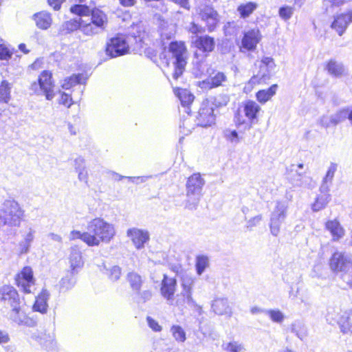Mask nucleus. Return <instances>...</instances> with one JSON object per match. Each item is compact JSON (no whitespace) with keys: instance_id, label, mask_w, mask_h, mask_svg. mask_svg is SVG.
I'll use <instances>...</instances> for the list:
<instances>
[{"instance_id":"338daca9","label":"nucleus","mask_w":352,"mask_h":352,"mask_svg":"<svg viewBox=\"0 0 352 352\" xmlns=\"http://www.w3.org/2000/svg\"><path fill=\"white\" fill-rule=\"evenodd\" d=\"M64 1L65 0H47L49 5L52 6L54 10H58Z\"/></svg>"},{"instance_id":"6e6d98bb","label":"nucleus","mask_w":352,"mask_h":352,"mask_svg":"<svg viewBox=\"0 0 352 352\" xmlns=\"http://www.w3.org/2000/svg\"><path fill=\"white\" fill-rule=\"evenodd\" d=\"M338 165L336 163L331 162L329 167L326 173L325 176L323 179L329 181L330 183L332 182L333 178L334 177L335 173L337 170Z\"/></svg>"},{"instance_id":"c9c22d12","label":"nucleus","mask_w":352,"mask_h":352,"mask_svg":"<svg viewBox=\"0 0 352 352\" xmlns=\"http://www.w3.org/2000/svg\"><path fill=\"white\" fill-rule=\"evenodd\" d=\"M209 258L204 254L197 255L195 258V270L197 275L201 276L209 267Z\"/></svg>"},{"instance_id":"49530a36","label":"nucleus","mask_w":352,"mask_h":352,"mask_svg":"<svg viewBox=\"0 0 352 352\" xmlns=\"http://www.w3.org/2000/svg\"><path fill=\"white\" fill-rule=\"evenodd\" d=\"M229 101L230 97L228 94H219L210 100L214 109L226 106Z\"/></svg>"},{"instance_id":"e2e57ef3","label":"nucleus","mask_w":352,"mask_h":352,"mask_svg":"<svg viewBox=\"0 0 352 352\" xmlns=\"http://www.w3.org/2000/svg\"><path fill=\"white\" fill-rule=\"evenodd\" d=\"M261 220V214H258L257 216L252 217L247 222V228L249 229H252L253 227L257 226Z\"/></svg>"},{"instance_id":"680f3d73","label":"nucleus","mask_w":352,"mask_h":352,"mask_svg":"<svg viewBox=\"0 0 352 352\" xmlns=\"http://www.w3.org/2000/svg\"><path fill=\"white\" fill-rule=\"evenodd\" d=\"M151 175L148 176H139V177H126V179H127L129 181L139 184L140 183L145 182L148 179L151 178Z\"/></svg>"},{"instance_id":"6e6552de","label":"nucleus","mask_w":352,"mask_h":352,"mask_svg":"<svg viewBox=\"0 0 352 352\" xmlns=\"http://www.w3.org/2000/svg\"><path fill=\"white\" fill-rule=\"evenodd\" d=\"M191 42L193 47L196 48L194 52V57L199 62H204L210 54L212 52L216 46V41L213 36L208 34H204L200 36H196Z\"/></svg>"},{"instance_id":"a211bd4d","label":"nucleus","mask_w":352,"mask_h":352,"mask_svg":"<svg viewBox=\"0 0 352 352\" xmlns=\"http://www.w3.org/2000/svg\"><path fill=\"white\" fill-rule=\"evenodd\" d=\"M243 107L244 114L248 119V123L246 124L245 129L249 130L257 122L261 107L255 101L248 100L244 102Z\"/></svg>"},{"instance_id":"0eeeda50","label":"nucleus","mask_w":352,"mask_h":352,"mask_svg":"<svg viewBox=\"0 0 352 352\" xmlns=\"http://www.w3.org/2000/svg\"><path fill=\"white\" fill-rule=\"evenodd\" d=\"M87 20L84 19L82 32L86 36H93L102 33L106 28L108 18L107 14L99 8H92Z\"/></svg>"},{"instance_id":"8fccbe9b","label":"nucleus","mask_w":352,"mask_h":352,"mask_svg":"<svg viewBox=\"0 0 352 352\" xmlns=\"http://www.w3.org/2000/svg\"><path fill=\"white\" fill-rule=\"evenodd\" d=\"M223 137L229 142L238 144L240 142L239 133L234 129H226L223 131Z\"/></svg>"},{"instance_id":"a878e982","label":"nucleus","mask_w":352,"mask_h":352,"mask_svg":"<svg viewBox=\"0 0 352 352\" xmlns=\"http://www.w3.org/2000/svg\"><path fill=\"white\" fill-rule=\"evenodd\" d=\"M325 68L328 73L335 78H340L345 74V67L343 64L333 59L327 62Z\"/></svg>"},{"instance_id":"2f4dec72","label":"nucleus","mask_w":352,"mask_h":352,"mask_svg":"<svg viewBox=\"0 0 352 352\" xmlns=\"http://www.w3.org/2000/svg\"><path fill=\"white\" fill-rule=\"evenodd\" d=\"M278 89L277 84H273L266 89H261L257 91L256 97L257 100L262 104L270 100L276 93Z\"/></svg>"},{"instance_id":"7ed1b4c3","label":"nucleus","mask_w":352,"mask_h":352,"mask_svg":"<svg viewBox=\"0 0 352 352\" xmlns=\"http://www.w3.org/2000/svg\"><path fill=\"white\" fill-rule=\"evenodd\" d=\"M24 211L14 199H7L0 210V233L7 236H14L20 227Z\"/></svg>"},{"instance_id":"79ce46f5","label":"nucleus","mask_w":352,"mask_h":352,"mask_svg":"<svg viewBox=\"0 0 352 352\" xmlns=\"http://www.w3.org/2000/svg\"><path fill=\"white\" fill-rule=\"evenodd\" d=\"M11 85L3 80L0 85V101L8 103L10 98Z\"/></svg>"},{"instance_id":"2eb2a0df","label":"nucleus","mask_w":352,"mask_h":352,"mask_svg":"<svg viewBox=\"0 0 352 352\" xmlns=\"http://www.w3.org/2000/svg\"><path fill=\"white\" fill-rule=\"evenodd\" d=\"M228 81L226 74L223 72H213L205 80L199 82V87L203 90H210L221 86H224V83Z\"/></svg>"},{"instance_id":"412c9836","label":"nucleus","mask_w":352,"mask_h":352,"mask_svg":"<svg viewBox=\"0 0 352 352\" xmlns=\"http://www.w3.org/2000/svg\"><path fill=\"white\" fill-rule=\"evenodd\" d=\"M50 294L46 289H43L38 295L36 297L34 303L32 306L34 311L45 314L47 311L48 300Z\"/></svg>"},{"instance_id":"72a5a7b5","label":"nucleus","mask_w":352,"mask_h":352,"mask_svg":"<svg viewBox=\"0 0 352 352\" xmlns=\"http://www.w3.org/2000/svg\"><path fill=\"white\" fill-rule=\"evenodd\" d=\"M350 320H351V318L346 313L336 319V322L343 333H352V323H351Z\"/></svg>"},{"instance_id":"7c9ffc66","label":"nucleus","mask_w":352,"mask_h":352,"mask_svg":"<svg viewBox=\"0 0 352 352\" xmlns=\"http://www.w3.org/2000/svg\"><path fill=\"white\" fill-rule=\"evenodd\" d=\"M325 227L330 232L334 240H338L344 235V229L336 219L327 221Z\"/></svg>"},{"instance_id":"dca6fc26","label":"nucleus","mask_w":352,"mask_h":352,"mask_svg":"<svg viewBox=\"0 0 352 352\" xmlns=\"http://www.w3.org/2000/svg\"><path fill=\"white\" fill-rule=\"evenodd\" d=\"M177 286V281L175 278H170L166 274H164L161 282L160 294L169 305L173 304Z\"/></svg>"},{"instance_id":"f8f14e48","label":"nucleus","mask_w":352,"mask_h":352,"mask_svg":"<svg viewBox=\"0 0 352 352\" xmlns=\"http://www.w3.org/2000/svg\"><path fill=\"white\" fill-rule=\"evenodd\" d=\"M16 285L25 294H30V287L35 284L33 270L30 266H25L16 276Z\"/></svg>"},{"instance_id":"ea45409f","label":"nucleus","mask_w":352,"mask_h":352,"mask_svg":"<svg viewBox=\"0 0 352 352\" xmlns=\"http://www.w3.org/2000/svg\"><path fill=\"white\" fill-rule=\"evenodd\" d=\"M331 200L330 194L318 195L314 203L311 205V209L314 212H318L326 207Z\"/></svg>"},{"instance_id":"f257e3e1","label":"nucleus","mask_w":352,"mask_h":352,"mask_svg":"<svg viewBox=\"0 0 352 352\" xmlns=\"http://www.w3.org/2000/svg\"><path fill=\"white\" fill-rule=\"evenodd\" d=\"M87 231L81 232L74 230L70 232L69 239H80L89 247L98 246L101 242L109 243L116 235L113 224L102 218H95L90 221L87 227Z\"/></svg>"},{"instance_id":"c03bdc74","label":"nucleus","mask_w":352,"mask_h":352,"mask_svg":"<svg viewBox=\"0 0 352 352\" xmlns=\"http://www.w3.org/2000/svg\"><path fill=\"white\" fill-rule=\"evenodd\" d=\"M69 10L72 13L82 16H88L91 11V9L85 4H74Z\"/></svg>"},{"instance_id":"603ef678","label":"nucleus","mask_w":352,"mask_h":352,"mask_svg":"<svg viewBox=\"0 0 352 352\" xmlns=\"http://www.w3.org/2000/svg\"><path fill=\"white\" fill-rule=\"evenodd\" d=\"M214 11H216L214 8L210 4L209 2L206 1V3H199L196 8V12L197 14H201L204 13H213Z\"/></svg>"},{"instance_id":"4be33fe9","label":"nucleus","mask_w":352,"mask_h":352,"mask_svg":"<svg viewBox=\"0 0 352 352\" xmlns=\"http://www.w3.org/2000/svg\"><path fill=\"white\" fill-rule=\"evenodd\" d=\"M211 308L212 311L217 315H229L232 314V308L229 305L227 298H217L212 301Z\"/></svg>"},{"instance_id":"4468645a","label":"nucleus","mask_w":352,"mask_h":352,"mask_svg":"<svg viewBox=\"0 0 352 352\" xmlns=\"http://www.w3.org/2000/svg\"><path fill=\"white\" fill-rule=\"evenodd\" d=\"M261 39V35L258 29H251L244 32L239 47L240 51L241 52L254 51Z\"/></svg>"},{"instance_id":"13d9d810","label":"nucleus","mask_w":352,"mask_h":352,"mask_svg":"<svg viewBox=\"0 0 352 352\" xmlns=\"http://www.w3.org/2000/svg\"><path fill=\"white\" fill-rule=\"evenodd\" d=\"M59 103L69 108L73 104L72 98L69 94L63 92L59 100Z\"/></svg>"},{"instance_id":"a19ab883","label":"nucleus","mask_w":352,"mask_h":352,"mask_svg":"<svg viewBox=\"0 0 352 352\" xmlns=\"http://www.w3.org/2000/svg\"><path fill=\"white\" fill-rule=\"evenodd\" d=\"M186 30L191 34L190 36V42L193 41V38L196 36H200L204 35L206 32V28L203 27L195 22H191L186 27Z\"/></svg>"},{"instance_id":"bf43d9fd","label":"nucleus","mask_w":352,"mask_h":352,"mask_svg":"<svg viewBox=\"0 0 352 352\" xmlns=\"http://www.w3.org/2000/svg\"><path fill=\"white\" fill-rule=\"evenodd\" d=\"M182 296L185 299V303L188 306H191L195 301L192 296V291H182L180 294H177V297Z\"/></svg>"},{"instance_id":"4d7b16f0","label":"nucleus","mask_w":352,"mask_h":352,"mask_svg":"<svg viewBox=\"0 0 352 352\" xmlns=\"http://www.w3.org/2000/svg\"><path fill=\"white\" fill-rule=\"evenodd\" d=\"M12 53L4 45L0 44V60H8L11 58Z\"/></svg>"},{"instance_id":"09e8293b","label":"nucleus","mask_w":352,"mask_h":352,"mask_svg":"<svg viewBox=\"0 0 352 352\" xmlns=\"http://www.w3.org/2000/svg\"><path fill=\"white\" fill-rule=\"evenodd\" d=\"M265 314L270 317L272 321L276 323H281L285 318L283 313L279 309H267Z\"/></svg>"},{"instance_id":"f704fd0d","label":"nucleus","mask_w":352,"mask_h":352,"mask_svg":"<svg viewBox=\"0 0 352 352\" xmlns=\"http://www.w3.org/2000/svg\"><path fill=\"white\" fill-rule=\"evenodd\" d=\"M82 23H84V19H74L67 21L62 25L63 30L65 32V34L71 33L77 30L82 32Z\"/></svg>"},{"instance_id":"0e129e2a","label":"nucleus","mask_w":352,"mask_h":352,"mask_svg":"<svg viewBox=\"0 0 352 352\" xmlns=\"http://www.w3.org/2000/svg\"><path fill=\"white\" fill-rule=\"evenodd\" d=\"M74 168L76 171L86 168L84 158L78 157L74 160Z\"/></svg>"},{"instance_id":"774afa93","label":"nucleus","mask_w":352,"mask_h":352,"mask_svg":"<svg viewBox=\"0 0 352 352\" xmlns=\"http://www.w3.org/2000/svg\"><path fill=\"white\" fill-rule=\"evenodd\" d=\"M234 122L237 127H239L241 125L245 124V119L243 118L239 112L234 114Z\"/></svg>"},{"instance_id":"69168bd1","label":"nucleus","mask_w":352,"mask_h":352,"mask_svg":"<svg viewBox=\"0 0 352 352\" xmlns=\"http://www.w3.org/2000/svg\"><path fill=\"white\" fill-rule=\"evenodd\" d=\"M331 183H330L329 181L322 179V184L320 187V191L321 192V195H326L329 194V188Z\"/></svg>"},{"instance_id":"37998d69","label":"nucleus","mask_w":352,"mask_h":352,"mask_svg":"<svg viewBox=\"0 0 352 352\" xmlns=\"http://www.w3.org/2000/svg\"><path fill=\"white\" fill-rule=\"evenodd\" d=\"M292 332L301 340L306 336V328L305 324L300 320H295L292 324Z\"/></svg>"},{"instance_id":"473e14b6","label":"nucleus","mask_w":352,"mask_h":352,"mask_svg":"<svg viewBox=\"0 0 352 352\" xmlns=\"http://www.w3.org/2000/svg\"><path fill=\"white\" fill-rule=\"evenodd\" d=\"M86 80L82 74H75L65 79L62 87L64 89H69L76 85L85 83Z\"/></svg>"},{"instance_id":"864d4df0","label":"nucleus","mask_w":352,"mask_h":352,"mask_svg":"<svg viewBox=\"0 0 352 352\" xmlns=\"http://www.w3.org/2000/svg\"><path fill=\"white\" fill-rule=\"evenodd\" d=\"M194 284L193 278L188 275L183 276L182 278V291H192Z\"/></svg>"},{"instance_id":"6ab92c4d","label":"nucleus","mask_w":352,"mask_h":352,"mask_svg":"<svg viewBox=\"0 0 352 352\" xmlns=\"http://www.w3.org/2000/svg\"><path fill=\"white\" fill-rule=\"evenodd\" d=\"M41 90L43 92L47 100H52L54 96V83L52 74L47 70L43 71L38 79Z\"/></svg>"},{"instance_id":"9b49d317","label":"nucleus","mask_w":352,"mask_h":352,"mask_svg":"<svg viewBox=\"0 0 352 352\" xmlns=\"http://www.w3.org/2000/svg\"><path fill=\"white\" fill-rule=\"evenodd\" d=\"M217 113L213 109L210 100H206L201 103L196 117L197 124L202 127L210 126L215 124Z\"/></svg>"},{"instance_id":"20e7f679","label":"nucleus","mask_w":352,"mask_h":352,"mask_svg":"<svg viewBox=\"0 0 352 352\" xmlns=\"http://www.w3.org/2000/svg\"><path fill=\"white\" fill-rule=\"evenodd\" d=\"M206 184L205 179L199 173H193L188 177L186 183V208L190 210H197Z\"/></svg>"},{"instance_id":"a18cd8bd","label":"nucleus","mask_w":352,"mask_h":352,"mask_svg":"<svg viewBox=\"0 0 352 352\" xmlns=\"http://www.w3.org/2000/svg\"><path fill=\"white\" fill-rule=\"evenodd\" d=\"M170 331L176 341L180 342H184L186 341V334L181 326L177 324L173 325L170 328Z\"/></svg>"},{"instance_id":"c85d7f7f","label":"nucleus","mask_w":352,"mask_h":352,"mask_svg":"<svg viewBox=\"0 0 352 352\" xmlns=\"http://www.w3.org/2000/svg\"><path fill=\"white\" fill-rule=\"evenodd\" d=\"M352 106L346 107L338 111L336 113L330 116L331 123L336 126L338 124L344 121L346 119L349 120V118H352L351 113Z\"/></svg>"},{"instance_id":"9d476101","label":"nucleus","mask_w":352,"mask_h":352,"mask_svg":"<svg viewBox=\"0 0 352 352\" xmlns=\"http://www.w3.org/2000/svg\"><path fill=\"white\" fill-rule=\"evenodd\" d=\"M288 204L286 201H277L274 210L270 214V230L271 234L277 236L280 230V226L287 217Z\"/></svg>"},{"instance_id":"423d86ee","label":"nucleus","mask_w":352,"mask_h":352,"mask_svg":"<svg viewBox=\"0 0 352 352\" xmlns=\"http://www.w3.org/2000/svg\"><path fill=\"white\" fill-rule=\"evenodd\" d=\"M168 52L171 54L173 72V78L177 80L186 69L187 64V49L182 41H172L168 46Z\"/></svg>"},{"instance_id":"f03ea898","label":"nucleus","mask_w":352,"mask_h":352,"mask_svg":"<svg viewBox=\"0 0 352 352\" xmlns=\"http://www.w3.org/2000/svg\"><path fill=\"white\" fill-rule=\"evenodd\" d=\"M0 292L1 300L7 302L11 307L8 313L10 320L20 326H36V321L27 315L24 309L25 303L20 299L19 294L13 287L5 285Z\"/></svg>"},{"instance_id":"e433bc0d","label":"nucleus","mask_w":352,"mask_h":352,"mask_svg":"<svg viewBox=\"0 0 352 352\" xmlns=\"http://www.w3.org/2000/svg\"><path fill=\"white\" fill-rule=\"evenodd\" d=\"M126 279L131 289L136 292H140L143 283L142 276L136 272H131L128 273Z\"/></svg>"},{"instance_id":"b1692460","label":"nucleus","mask_w":352,"mask_h":352,"mask_svg":"<svg viewBox=\"0 0 352 352\" xmlns=\"http://www.w3.org/2000/svg\"><path fill=\"white\" fill-rule=\"evenodd\" d=\"M78 272L68 271L60 280V292H66L72 289L77 282Z\"/></svg>"},{"instance_id":"052dcab7","label":"nucleus","mask_w":352,"mask_h":352,"mask_svg":"<svg viewBox=\"0 0 352 352\" xmlns=\"http://www.w3.org/2000/svg\"><path fill=\"white\" fill-rule=\"evenodd\" d=\"M146 320H147L148 327L153 331H154L155 332H160L162 331V327L159 324L157 321L154 320L153 318H151V316H148L146 318Z\"/></svg>"},{"instance_id":"58836bf2","label":"nucleus","mask_w":352,"mask_h":352,"mask_svg":"<svg viewBox=\"0 0 352 352\" xmlns=\"http://www.w3.org/2000/svg\"><path fill=\"white\" fill-rule=\"evenodd\" d=\"M257 8V4L254 2H248L244 4H241L237 8L240 16L243 19H245L250 16L253 12Z\"/></svg>"},{"instance_id":"3c124183","label":"nucleus","mask_w":352,"mask_h":352,"mask_svg":"<svg viewBox=\"0 0 352 352\" xmlns=\"http://www.w3.org/2000/svg\"><path fill=\"white\" fill-rule=\"evenodd\" d=\"M222 349L228 352H239L243 349V346L238 342L232 341L223 343L222 344Z\"/></svg>"},{"instance_id":"5fc2aeb1","label":"nucleus","mask_w":352,"mask_h":352,"mask_svg":"<svg viewBox=\"0 0 352 352\" xmlns=\"http://www.w3.org/2000/svg\"><path fill=\"white\" fill-rule=\"evenodd\" d=\"M107 270L109 271V278L111 280L116 281L120 278L121 275V268L118 265H114Z\"/></svg>"},{"instance_id":"39448f33","label":"nucleus","mask_w":352,"mask_h":352,"mask_svg":"<svg viewBox=\"0 0 352 352\" xmlns=\"http://www.w3.org/2000/svg\"><path fill=\"white\" fill-rule=\"evenodd\" d=\"M329 265L336 276L352 287V261L349 255L340 252H334L330 258Z\"/></svg>"},{"instance_id":"393cba45","label":"nucleus","mask_w":352,"mask_h":352,"mask_svg":"<svg viewBox=\"0 0 352 352\" xmlns=\"http://www.w3.org/2000/svg\"><path fill=\"white\" fill-rule=\"evenodd\" d=\"M286 173L290 182L294 186H303L302 179L305 177L303 173L298 172L296 168V165L291 164L289 167L286 168Z\"/></svg>"},{"instance_id":"bb28decb","label":"nucleus","mask_w":352,"mask_h":352,"mask_svg":"<svg viewBox=\"0 0 352 352\" xmlns=\"http://www.w3.org/2000/svg\"><path fill=\"white\" fill-rule=\"evenodd\" d=\"M199 15L201 20L206 22L208 32L210 33L214 31L219 22L218 12L217 11H214L213 13H204Z\"/></svg>"},{"instance_id":"1a4fd4ad","label":"nucleus","mask_w":352,"mask_h":352,"mask_svg":"<svg viewBox=\"0 0 352 352\" xmlns=\"http://www.w3.org/2000/svg\"><path fill=\"white\" fill-rule=\"evenodd\" d=\"M126 35L118 34L109 39L106 43L105 52L110 58H113L126 55L130 52L128 41Z\"/></svg>"},{"instance_id":"aec40b11","label":"nucleus","mask_w":352,"mask_h":352,"mask_svg":"<svg viewBox=\"0 0 352 352\" xmlns=\"http://www.w3.org/2000/svg\"><path fill=\"white\" fill-rule=\"evenodd\" d=\"M351 22L352 10H349L346 13H342L336 16L331 24V28L342 36Z\"/></svg>"},{"instance_id":"c756f323","label":"nucleus","mask_w":352,"mask_h":352,"mask_svg":"<svg viewBox=\"0 0 352 352\" xmlns=\"http://www.w3.org/2000/svg\"><path fill=\"white\" fill-rule=\"evenodd\" d=\"M36 26L42 30L48 29L52 24L51 15L45 12H41L33 15Z\"/></svg>"},{"instance_id":"4c0bfd02","label":"nucleus","mask_w":352,"mask_h":352,"mask_svg":"<svg viewBox=\"0 0 352 352\" xmlns=\"http://www.w3.org/2000/svg\"><path fill=\"white\" fill-rule=\"evenodd\" d=\"M349 0H323L322 10L327 15L333 14L335 9L344 4Z\"/></svg>"},{"instance_id":"ddd939ff","label":"nucleus","mask_w":352,"mask_h":352,"mask_svg":"<svg viewBox=\"0 0 352 352\" xmlns=\"http://www.w3.org/2000/svg\"><path fill=\"white\" fill-rule=\"evenodd\" d=\"M275 68L276 64L274 59L270 56H263L260 61L257 76H254L250 82L254 83L257 77H259L260 80L263 81L269 80L275 74Z\"/></svg>"},{"instance_id":"5701e85b","label":"nucleus","mask_w":352,"mask_h":352,"mask_svg":"<svg viewBox=\"0 0 352 352\" xmlns=\"http://www.w3.org/2000/svg\"><path fill=\"white\" fill-rule=\"evenodd\" d=\"M175 94L179 98L181 104L185 108V112L190 113V104H192L195 99L194 95L186 89L177 88L175 89Z\"/></svg>"},{"instance_id":"f3484780","label":"nucleus","mask_w":352,"mask_h":352,"mask_svg":"<svg viewBox=\"0 0 352 352\" xmlns=\"http://www.w3.org/2000/svg\"><path fill=\"white\" fill-rule=\"evenodd\" d=\"M126 236L131 239L133 244L138 250L144 248L145 244L150 239V235L147 230L137 228L128 229Z\"/></svg>"},{"instance_id":"de8ad7c7","label":"nucleus","mask_w":352,"mask_h":352,"mask_svg":"<svg viewBox=\"0 0 352 352\" xmlns=\"http://www.w3.org/2000/svg\"><path fill=\"white\" fill-rule=\"evenodd\" d=\"M294 12L293 6L283 5L278 9V15L284 21H287L291 19Z\"/></svg>"},{"instance_id":"cd10ccee","label":"nucleus","mask_w":352,"mask_h":352,"mask_svg":"<svg viewBox=\"0 0 352 352\" xmlns=\"http://www.w3.org/2000/svg\"><path fill=\"white\" fill-rule=\"evenodd\" d=\"M69 263L71 271L78 272V269L83 266L81 252L77 248H72L69 254Z\"/></svg>"}]
</instances>
